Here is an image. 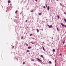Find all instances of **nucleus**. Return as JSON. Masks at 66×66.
I'll return each instance as SVG.
<instances>
[{
    "label": "nucleus",
    "instance_id": "18",
    "mask_svg": "<svg viewBox=\"0 0 66 66\" xmlns=\"http://www.w3.org/2000/svg\"><path fill=\"white\" fill-rule=\"evenodd\" d=\"M17 12H18V11H17V10H16L15 12V13H17Z\"/></svg>",
    "mask_w": 66,
    "mask_h": 66
},
{
    "label": "nucleus",
    "instance_id": "31",
    "mask_svg": "<svg viewBox=\"0 0 66 66\" xmlns=\"http://www.w3.org/2000/svg\"><path fill=\"white\" fill-rule=\"evenodd\" d=\"M31 12H33V11L32 10L31 11Z\"/></svg>",
    "mask_w": 66,
    "mask_h": 66
},
{
    "label": "nucleus",
    "instance_id": "13",
    "mask_svg": "<svg viewBox=\"0 0 66 66\" xmlns=\"http://www.w3.org/2000/svg\"><path fill=\"white\" fill-rule=\"evenodd\" d=\"M55 50L54 49H53V52H55Z\"/></svg>",
    "mask_w": 66,
    "mask_h": 66
},
{
    "label": "nucleus",
    "instance_id": "25",
    "mask_svg": "<svg viewBox=\"0 0 66 66\" xmlns=\"http://www.w3.org/2000/svg\"><path fill=\"white\" fill-rule=\"evenodd\" d=\"M31 43L32 44H34V43H33V42H31Z\"/></svg>",
    "mask_w": 66,
    "mask_h": 66
},
{
    "label": "nucleus",
    "instance_id": "38",
    "mask_svg": "<svg viewBox=\"0 0 66 66\" xmlns=\"http://www.w3.org/2000/svg\"><path fill=\"white\" fill-rule=\"evenodd\" d=\"M55 65L56 66V64H55Z\"/></svg>",
    "mask_w": 66,
    "mask_h": 66
},
{
    "label": "nucleus",
    "instance_id": "35",
    "mask_svg": "<svg viewBox=\"0 0 66 66\" xmlns=\"http://www.w3.org/2000/svg\"><path fill=\"white\" fill-rule=\"evenodd\" d=\"M43 44H45V43L44 42H43L42 43Z\"/></svg>",
    "mask_w": 66,
    "mask_h": 66
},
{
    "label": "nucleus",
    "instance_id": "30",
    "mask_svg": "<svg viewBox=\"0 0 66 66\" xmlns=\"http://www.w3.org/2000/svg\"><path fill=\"white\" fill-rule=\"evenodd\" d=\"M14 48V46H12V48Z\"/></svg>",
    "mask_w": 66,
    "mask_h": 66
},
{
    "label": "nucleus",
    "instance_id": "4",
    "mask_svg": "<svg viewBox=\"0 0 66 66\" xmlns=\"http://www.w3.org/2000/svg\"><path fill=\"white\" fill-rule=\"evenodd\" d=\"M37 59L38 60L39 62H41V60H40L39 59L37 58Z\"/></svg>",
    "mask_w": 66,
    "mask_h": 66
},
{
    "label": "nucleus",
    "instance_id": "36",
    "mask_svg": "<svg viewBox=\"0 0 66 66\" xmlns=\"http://www.w3.org/2000/svg\"><path fill=\"white\" fill-rule=\"evenodd\" d=\"M58 0H56V1H58Z\"/></svg>",
    "mask_w": 66,
    "mask_h": 66
},
{
    "label": "nucleus",
    "instance_id": "11",
    "mask_svg": "<svg viewBox=\"0 0 66 66\" xmlns=\"http://www.w3.org/2000/svg\"><path fill=\"white\" fill-rule=\"evenodd\" d=\"M43 50L45 51V48H44V47H43Z\"/></svg>",
    "mask_w": 66,
    "mask_h": 66
},
{
    "label": "nucleus",
    "instance_id": "10",
    "mask_svg": "<svg viewBox=\"0 0 66 66\" xmlns=\"http://www.w3.org/2000/svg\"><path fill=\"white\" fill-rule=\"evenodd\" d=\"M28 49H31V47L30 46L28 47Z\"/></svg>",
    "mask_w": 66,
    "mask_h": 66
},
{
    "label": "nucleus",
    "instance_id": "15",
    "mask_svg": "<svg viewBox=\"0 0 66 66\" xmlns=\"http://www.w3.org/2000/svg\"><path fill=\"white\" fill-rule=\"evenodd\" d=\"M45 6H46V7H47V4H45Z\"/></svg>",
    "mask_w": 66,
    "mask_h": 66
},
{
    "label": "nucleus",
    "instance_id": "3",
    "mask_svg": "<svg viewBox=\"0 0 66 66\" xmlns=\"http://www.w3.org/2000/svg\"><path fill=\"white\" fill-rule=\"evenodd\" d=\"M47 9L48 10V11H49V10H50V7H49V6H48L47 7Z\"/></svg>",
    "mask_w": 66,
    "mask_h": 66
},
{
    "label": "nucleus",
    "instance_id": "22",
    "mask_svg": "<svg viewBox=\"0 0 66 66\" xmlns=\"http://www.w3.org/2000/svg\"><path fill=\"white\" fill-rule=\"evenodd\" d=\"M24 64H25V62H23V65H24Z\"/></svg>",
    "mask_w": 66,
    "mask_h": 66
},
{
    "label": "nucleus",
    "instance_id": "7",
    "mask_svg": "<svg viewBox=\"0 0 66 66\" xmlns=\"http://www.w3.org/2000/svg\"><path fill=\"white\" fill-rule=\"evenodd\" d=\"M64 21L65 22H66V19H64Z\"/></svg>",
    "mask_w": 66,
    "mask_h": 66
},
{
    "label": "nucleus",
    "instance_id": "27",
    "mask_svg": "<svg viewBox=\"0 0 66 66\" xmlns=\"http://www.w3.org/2000/svg\"><path fill=\"white\" fill-rule=\"evenodd\" d=\"M60 5H61V6L62 5V4H61V3H60Z\"/></svg>",
    "mask_w": 66,
    "mask_h": 66
},
{
    "label": "nucleus",
    "instance_id": "23",
    "mask_svg": "<svg viewBox=\"0 0 66 66\" xmlns=\"http://www.w3.org/2000/svg\"><path fill=\"white\" fill-rule=\"evenodd\" d=\"M41 57H43V55H41Z\"/></svg>",
    "mask_w": 66,
    "mask_h": 66
},
{
    "label": "nucleus",
    "instance_id": "20",
    "mask_svg": "<svg viewBox=\"0 0 66 66\" xmlns=\"http://www.w3.org/2000/svg\"><path fill=\"white\" fill-rule=\"evenodd\" d=\"M64 43H65V40H64V41L63 42V44H64Z\"/></svg>",
    "mask_w": 66,
    "mask_h": 66
},
{
    "label": "nucleus",
    "instance_id": "1",
    "mask_svg": "<svg viewBox=\"0 0 66 66\" xmlns=\"http://www.w3.org/2000/svg\"><path fill=\"white\" fill-rule=\"evenodd\" d=\"M61 25L62 26V27H65V28H66V26L64 25V24H63L62 23H61Z\"/></svg>",
    "mask_w": 66,
    "mask_h": 66
},
{
    "label": "nucleus",
    "instance_id": "2",
    "mask_svg": "<svg viewBox=\"0 0 66 66\" xmlns=\"http://www.w3.org/2000/svg\"><path fill=\"white\" fill-rule=\"evenodd\" d=\"M47 25L48 26V27H49L50 28H51L52 27V25H51L50 26H49L48 25V24H47Z\"/></svg>",
    "mask_w": 66,
    "mask_h": 66
},
{
    "label": "nucleus",
    "instance_id": "29",
    "mask_svg": "<svg viewBox=\"0 0 66 66\" xmlns=\"http://www.w3.org/2000/svg\"><path fill=\"white\" fill-rule=\"evenodd\" d=\"M26 45L27 46H28V44H27Z\"/></svg>",
    "mask_w": 66,
    "mask_h": 66
},
{
    "label": "nucleus",
    "instance_id": "5",
    "mask_svg": "<svg viewBox=\"0 0 66 66\" xmlns=\"http://www.w3.org/2000/svg\"><path fill=\"white\" fill-rule=\"evenodd\" d=\"M8 3H11V1H8Z\"/></svg>",
    "mask_w": 66,
    "mask_h": 66
},
{
    "label": "nucleus",
    "instance_id": "19",
    "mask_svg": "<svg viewBox=\"0 0 66 66\" xmlns=\"http://www.w3.org/2000/svg\"><path fill=\"white\" fill-rule=\"evenodd\" d=\"M22 38H23V37H22L21 38V39H22Z\"/></svg>",
    "mask_w": 66,
    "mask_h": 66
},
{
    "label": "nucleus",
    "instance_id": "21",
    "mask_svg": "<svg viewBox=\"0 0 66 66\" xmlns=\"http://www.w3.org/2000/svg\"><path fill=\"white\" fill-rule=\"evenodd\" d=\"M29 52V50H28L27 51V52Z\"/></svg>",
    "mask_w": 66,
    "mask_h": 66
},
{
    "label": "nucleus",
    "instance_id": "6",
    "mask_svg": "<svg viewBox=\"0 0 66 66\" xmlns=\"http://www.w3.org/2000/svg\"><path fill=\"white\" fill-rule=\"evenodd\" d=\"M49 64H52V62H51V61H49Z\"/></svg>",
    "mask_w": 66,
    "mask_h": 66
},
{
    "label": "nucleus",
    "instance_id": "16",
    "mask_svg": "<svg viewBox=\"0 0 66 66\" xmlns=\"http://www.w3.org/2000/svg\"><path fill=\"white\" fill-rule=\"evenodd\" d=\"M57 30L58 31H59V28H57Z\"/></svg>",
    "mask_w": 66,
    "mask_h": 66
},
{
    "label": "nucleus",
    "instance_id": "24",
    "mask_svg": "<svg viewBox=\"0 0 66 66\" xmlns=\"http://www.w3.org/2000/svg\"><path fill=\"white\" fill-rule=\"evenodd\" d=\"M43 8H44V9H45V8H46V7H45V6H43Z\"/></svg>",
    "mask_w": 66,
    "mask_h": 66
},
{
    "label": "nucleus",
    "instance_id": "17",
    "mask_svg": "<svg viewBox=\"0 0 66 66\" xmlns=\"http://www.w3.org/2000/svg\"><path fill=\"white\" fill-rule=\"evenodd\" d=\"M31 61H33V62H34V60L33 59H31Z\"/></svg>",
    "mask_w": 66,
    "mask_h": 66
},
{
    "label": "nucleus",
    "instance_id": "14",
    "mask_svg": "<svg viewBox=\"0 0 66 66\" xmlns=\"http://www.w3.org/2000/svg\"><path fill=\"white\" fill-rule=\"evenodd\" d=\"M39 15H42V13H39Z\"/></svg>",
    "mask_w": 66,
    "mask_h": 66
},
{
    "label": "nucleus",
    "instance_id": "28",
    "mask_svg": "<svg viewBox=\"0 0 66 66\" xmlns=\"http://www.w3.org/2000/svg\"><path fill=\"white\" fill-rule=\"evenodd\" d=\"M64 14H65V15H66V13L65 12H64Z\"/></svg>",
    "mask_w": 66,
    "mask_h": 66
},
{
    "label": "nucleus",
    "instance_id": "8",
    "mask_svg": "<svg viewBox=\"0 0 66 66\" xmlns=\"http://www.w3.org/2000/svg\"><path fill=\"white\" fill-rule=\"evenodd\" d=\"M37 32H39V30H38V29H37Z\"/></svg>",
    "mask_w": 66,
    "mask_h": 66
},
{
    "label": "nucleus",
    "instance_id": "34",
    "mask_svg": "<svg viewBox=\"0 0 66 66\" xmlns=\"http://www.w3.org/2000/svg\"><path fill=\"white\" fill-rule=\"evenodd\" d=\"M36 1V2H37V0H35Z\"/></svg>",
    "mask_w": 66,
    "mask_h": 66
},
{
    "label": "nucleus",
    "instance_id": "9",
    "mask_svg": "<svg viewBox=\"0 0 66 66\" xmlns=\"http://www.w3.org/2000/svg\"><path fill=\"white\" fill-rule=\"evenodd\" d=\"M32 35H33V34H31L30 35V36H32Z\"/></svg>",
    "mask_w": 66,
    "mask_h": 66
},
{
    "label": "nucleus",
    "instance_id": "37",
    "mask_svg": "<svg viewBox=\"0 0 66 66\" xmlns=\"http://www.w3.org/2000/svg\"><path fill=\"white\" fill-rule=\"evenodd\" d=\"M63 7H65V6L64 5L63 6Z\"/></svg>",
    "mask_w": 66,
    "mask_h": 66
},
{
    "label": "nucleus",
    "instance_id": "32",
    "mask_svg": "<svg viewBox=\"0 0 66 66\" xmlns=\"http://www.w3.org/2000/svg\"><path fill=\"white\" fill-rule=\"evenodd\" d=\"M27 21H28V20H26V22H27Z\"/></svg>",
    "mask_w": 66,
    "mask_h": 66
},
{
    "label": "nucleus",
    "instance_id": "12",
    "mask_svg": "<svg viewBox=\"0 0 66 66\" xmlns=\"http://www.w3.org/2000/svg\"><path fill=\"white\" fill-rule=\"evenodd\" d=\"M57 17L58 19H59V18H60V17L59 16L57 15Z\"/></svg>",
    "mask_w": 66,
    "mask_h": 66
},
{
    "label": "nucleus",
    "instance_id": "26",
    "mask_svg": "<svg viewBox=\"0 0 66 66\" xmlns=\"http://www.w3.org/2000/svg\"><path fill=\"white\" fill-rule=\"evenodd\" d=\"M60 55L61 56H62V53H61L60 54Z\"/></svg>",
    "mask_w": 66,
    "mask_h": 66
},
{
    "label": "nucleus",
    "instance_id": "33",
    "mask_svg": "<svg viewBox=\"0 0 66 66\" xmlns=\"http://www.w3.org/2000/svg\"><path fill=\"white\" fill-rule=\"evenodd\" d=\"M55 63H56V60H55Z\"/></svg>",
    "mask_w": 66,
    "mask_h": 66
}]
</instances>
